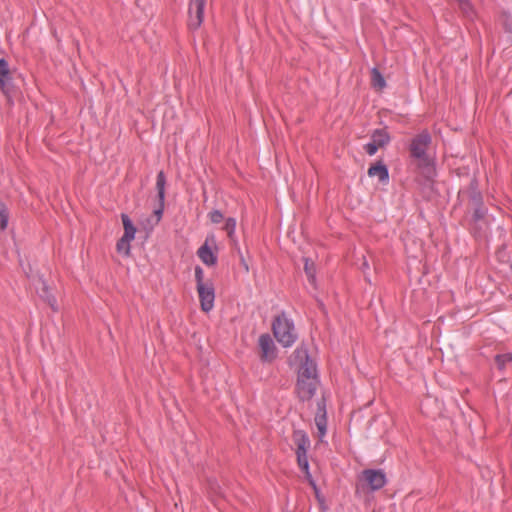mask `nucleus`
<instances>
[{
    "mask_svg": "<svg viewBox=\"0 0 512 512\" xmlns=\"http://www.w3.org/2000/svg\"><path fill=\"white\" fill-rule=\"evenodd\" d=\"M0 89L7 96L13 90L12 73L9 63L4 58L0 59Z\"/></svg>",
    "mask_w": 512,
    "mask_h": 512,
    "instance_id": "obj_12",
    "label": "nucleus"
},
{
    "mask_svg": "<svg viewBox=\"0 0 512 512\" xmlns=\"http://www.w3.org/2000/svg\"><path fill=\"white\" fill-rule=\"evenodd\" d=\"M197 255L208 266H213L217 263V256L212 252L207 241L198 249Z\"/></svg>",
    "mask_w": 512,
    "mask_h": 512,
    "instance_id": "obj_15",
    "label": "nucleus"
},
{
    "mask_svg": "<svg viewBox=\"0 0 512 512\" xmlns=\"http://www.w3.org/2000/svg\"><path fill=\"white\" fill-rule=\"evenodd\" d=\"M297 463L303 472H307L309 470V463L307 458V453H297Z\"/></svg>",
    "mask_w": 512,
    "mask_h": 512,
    "instance_id": "obj_25",
    "label": "nucleus"
},
{
    "mask_svg": "<svg viewBox=\"0 0 512 512\" xmlns=\"http://www.w3.org/2000/svg\"><path fill=\"white\" fill-rule=\"evenodd\" d=\"M362 475L371 490H379L386 484V476L382 470L366 469Z\"/></svg>",
    "mask_w": 512,
    "mask_h": 512,
    "instance_id": "obj_11",
    "label": "nucleus"
},
{
    "mask_svg": "<svg viewBox=\"0 0 512 512\" xmlns=\"http://www.w3.org/2000/svg\"><path fill=\"white\" fill-rule=\"evenodd\" d=\"M207 0H190L188 8V27L190 30L198 29L204 18V7Z\"/></svg>",
    "mask_w": 512,
    "mask_h": 512,
    "instance_id": "obj_6",
    "label": "nucleus"
},
{
    "mask_svg": "<svg viewBox=\"0 0 512 512\" xmlns=\"http://www.w3.org/2000/svg\"><path fill=\"white\" fill-rule=\"evenodd\" d=\"M361 269L365 272V270L369 269V264L365 258H363V263Z\"/></svg>",
    "mask_w": 512,
    "mask_h": 512,
    "instance_id": "obj_31",
    "label": "nucleus"
},
{
    "mask_svg": "<svg viewBox=\"0 0 512 512\" xmlns=\"http://www.w3.org/2000/svg\"><path fill=\"white\" fill-rule=\"evenodd\" d=\"M459 6L461 10L466 14L468 17L472 14V6L468 0H458Z\"/></svg>",
    "mask_w": 512,
    "mask_h": 512,
    "instance_id": "obj_26",
    "label": "nucleus"
},
{
    "mask_svg": "<svg viewBox=\"0 0 512 512\" xmlns=\"http://www.w3.org/2000/svg\"><path fill=\"white\" fill-rule=\"evenodd\" d=\"M235 228L236 220L232 217L227 218L223 229L226 231L227 236L233 245L237 244L235 239Z\"/></svg>",
    "mask_w": 512,
    "mask_h": 512,
    "instance_id": "obj_20",
    "label": "nucleus"
},
{
    "mask_svg": "<svg viewBox=\"0 0 512 512\" xmlns=\"http://www.w3.org/2000/svg\"><path fill=\"white\" fill-rule=\"evenodd\" d=\"M315 424L318 428L319 436H324L327 428V417L324 404L318 403V412L315 416Z\"/></svg>",
    "mask_w": 512,
    "mask_h": 512,
    "instance_id": "obj_16",
    "label": "nucleus"
},
{
    "mask_svg": "<svg viewBox=\"0 0 512 512\" xmlns=\"http://www.w3.org/2000/svg\"><path fill=\"white\" fill-rule=\"evenodd\" d=\"M469 198V206L473 211L471 232L474 236H480L484 226H487V208L484 207L483 197L478 189V181L473 178L465 191Z\"/></svg>",
    "mask_w": 512,
    "mask_h": 512,
    "instance_id": "obj_2",
    "label": "nucleus"
},
{
    "mask_svg": "<svg viewBox=\"0 0 512 512\" xmlns=\"http://www.w3.org/2000/svg\"><path fill=\"white\" fill-rule=\"evenodd\" d=\"M121 219L124 227L123 236L125 238H130L133 240L135 238L136 227L134 226V224L132 223L131 219L127 214H122Z\"/></svg>",
    "mask_w": 512,
    "mask_h": 512,
    "instance_id": "obj_19",
    "label": "nucleus"
},
{
    "mask_svg": "<svg viewBox=\"0 0 512 512\" xmlns=\"http://www.w3.org/2000/svg\"><path fill=\"white\" fill-rule=\"evenodd\" d=\"M494 360L497 368L499 370H504L506 364L512 361V353L497 354Z\"/></svg>",
    "mask_w": 512,
    "mask_h": 512,
    "instance_id": "obj_22",
    "label": "nucleus"
},
{
    "mask_svg": "<svg viewBox=\"0 0 512 512\" xmlns=\"http://www.w3.org/2000/svg\"><path fill=\"white\" fill-rule=\"evenodd\" d=\"M9 210L4 202L0 200V230L4 231L8 226Z\"/></svg>",
    "mask_w": 512,
    "mask_h": 512,
    "instance_id": "obj_21",
    "label": "nucleus"
},
{
    "mask_svg": "<svg viewBox=\"0 0 512 512\" xmlns=\"http://www.w3.org/2000/svg\"><path fill=\"white\" fill-rule=\"evenodd\" d=\"M292 439L297 446V453H307L310 446V440L307 434L302 430H295L292 435Z\"/></svg>",
    "mask_w": 512,
    "mask_h": 512,
    "instance_id": "obj_13",
    "label": "nucleus"
},
{
    "mask_svg": "<svg viewBox=\"0 0 512 512\" xmlns=\"http://www.w3.org/2000/svg\"><path fill=\"white\" fill-rule=\"evenodd\" d=\"M368 175L370 177H378L379 181L384 183L389 180V171L385 164L381 161L377 162L374 165H371L368 169Z\"/></svg>",
    "mask_w": 512,
    "mask_h": 512,
    "instance_id": "obj_14",
    "label": "nucleus"
},
{
    "mask_svg": "<svg viewBox=\"0 0 512 512\" xmlns=\"http://www.w3.org/2000/svg\"><path fill=\"white\" fill-rule=\"evenodd\" d=\"M305 473V477L307 479V481L310 483V480H313L309 470L307 472H304Z\"/></svg>",
    "mask_w": 512,
    "mask_h": 512,
    "instance_id": "obj_32",
    "label": "nucleus"
},
{
    "mask_svg": "<svg viewBox=\"0 0 512 512\" xmlns=\"http://www.w3.org/2000/svg\"><path fill=\"white\" fill-rule=\"evenodd\" d=\"M209 218L212 223L219 224L224 219V216L221 211L213 210L209 213Z\"/></svg>",
    "mask_w": 512,
    "mask_h": 512,
    "instance_id": "obj_27",
    "label": "nucleus"
},
{
    "mask_svg": "<svg viewBox=\"0 0 512 512\" xmlns=\"http://www.w3.org/2000/svg\"><path fill=\"white\" fill-rule=\"evenodd\" d=\"M132 241V239L130 238H125L124 236H122L118 241H117V244H116V249L119 253H123L125 254L126 256H128L130 254V242Z\"/></svg>",
    "mask_w": 512,
    "mask_h": 512,
    "instance_id": "obj_23",
    "label": "nucleus"
},
{
    "mask_svg": "<svg viewBox=\"0 0 512 512\" xmlns=\"http://www.w3.org/2000/svg\"><path fill=\"white\" fill-rule=\"evenodd\" d=\"M318 384V377H309L308 379L297 377L296 391L299 399L301 401L310 400L314 396Z\"/></svg>",
    "mask_w": 512,
    "mask_h": 512,
    "instance_id": "obj_7",
    "label": "nucleus"
},
{
    "mask_svg": "<svg viewBox=\"0 0 512 512\" xmlns=\"http://www.w3.org/2000/svg\"><path fill=\"white\" fill-rule=\"evenodd\" d=\"M294 360L299 362L298 377H318L316 363L309 357L307 348L298 347L293 353Z\"/></svg>",
    "mask_w": 512,
    "mask_h": 512,
    "instance_id": "obj_5",
    "label": "nucleus"
},
{
    "mask_svg": "<svg viewBox=\"0 0 512 512\" xmlns=\"http://www.w3.org/2000/svg\"><path fill=\"white\" fill-rule=\"evenodd\" d=\"M390 140L391 137L386 129H376L371 134V142H373L379 148L385 147L390 142Z\"/></svg>",
    "mask_w": 512,
    "mask_h": 512,
    "instance_id": "obj_17",
    "label": "nucleus"
},
{
    "mask_svg": "<svg viewBox=\"0 0 512 512\" xmlns=\"http://www.w3.org/2000/svg\"><path fill=\"white\" fill-rule=\"evenodd\" d=\"M379 147H377L373 142H369L364 146V150L370 156L374 155Z\"/></svg>",
    "mask_w": 512,
    "mask_h": 512,
    "instance_id": "obj_28",
    "label": "nucleus"
},
{
    "mask_svg": "<svg viewBox=\"0 0 512 512\" xmlns=\"http://www.w3.org/2000/svg\"><path fill=\"white\" fill-rule=\"evenodd\" d=\"M165 187H166V176L163 171L157 174L156 178V190L158 198V207L154 210V215L159 221L163 215L164 203H165Z\"/></svg>",
    "mask_w": 512,
    "mask_h": 512,
    "instance_id": "obj_10",
    "label": "nucleus"
},
{
    "mask_svg": "<svg viewBox=\"0 0 512 512\" xmlns=\"http://www.w3.org/2000/svg\"><path fill=\"white\" fill-rule=\"evenodd\" d=\"M242 265H244L246 271H248V265L244 262V260L242 259Z\"/></svg>",
    "mask_w": 512,
    "mask_h": 512,
    "instance_id": "obj_34",
    "label": "nucleus"
},
{
    "mask_svg": "<svg viewBox=\"0 0 512 512\" xmlns=\"http://www.w3.org/2000/svg\"><path fill=\"white\" fill-rule=\"evenodd\" d=\"M309 484L312 486V488H313V490H314V491H315L316 489H318V487H317V485H316V483H315V481H314V480H310V483H309Z\"/></svg>",
    "mask_w": 512,
    "mask_h": 512,
    "instance_id": "obj_33",
    "label": "nucleus"
},
{
    "mask_svg": "<svg viewBox=\"0 0 512 512\" xmlns=\"http://www.w3.org/2000/svg\"><path fill=\"white\" fill-rule=\"evenodd\" d=\"M431 142V135L427 130H424L417 134L409 145L410 156L418 161L417 167L427 180H432L436 175L433 159L427 154Z\"/></svg>",
    "mask_w": 512,
    "mask_h": 512,
    "instance_id": "obj_1",
    "label": "nucleus"
},
{
    "mask_svg": "<svg viewBox=\"0 0 512 512\" xmlns=\"http://www.w3.org/2000/svg\"><path fill=\"white\" fill-rule=\"evenodd\" d=\"M204 272L200 266L195 267V280L197 284V292L200 300L201 309L204 312H209L213 309L215 291L211 282L203 281Z\"/></svg>",
    "mask_w": 512,
    "mask_h": 512,
    "instance_id": "obj_4",
    "label": "nucleus"
},
{
    "mask_svg": "<svg viewBox=\"0 0 512 512\" xmlns=\"http://www.w3.org/2000/svg\"><path fill=\"white\" fill-rule=\"evenodd\" d=\"M304 271L308 277L310 283H315V267L314 262L309 260L308 258H304Z\"/></svg>",
    "mask_w": 512,
    "mask_h": 512,
    "instance_id": "obj_24",
    "label": "nucleus"
},
{
    "mask_svg": "<svg viewBox=\"0 0 512 512\" xmlns=\"http://www.w3.org/2000/svg\"><path fill=\"white\" fill-rule=\"evenodd\" d=\"M262 362L271 363L276 358V347L269 334H262L258 340Z\"/></svg>",
    "mask_w": 512,
    "mask_h": 512,
    "instance_id": "obj_8",
    "label": "nucleus"
},
{
    "mask_svg": "<svg viewBox=\"0 0 512 512\" xmlns=\"http://www.w3.org/2000/svg\"><path fill=\"white\" fill-rule=\"evenodd\" d=\"M272 331L276 340L284 347L291 346L297 338L293 322L287 319L284 313L274 318Z\"/></svg>",
    "mask_w": 512,
    "mask_h": 512,
    "instance_id": "obj_3",
    "label": "nucleus"
},
{
    "mask_svg": "<svg viewBox=\"0 0 512 512\" xmlns=\"http://www.w3.org/2000/svg\"><path fill=\"white\" fill-rule=\"evenodd\" d=\"M314 492H315V496H316L318 502L321 505L324 504V498H323V496H321L319 489H316Z\"/></svg>",
    "mask_w": 512,
    "mask_h": 512,
    "instance_id": "obj_30",
    "label": "nucleus"
},
{
    "mask_svg": "<svg viewBox=\"0 0 512 512\" xmlns=\"http://www.w3.org/2000/svg\"><path fill=\"white\" fill-rule=\"evenodd\" d=\"M370 74L371 86L377 91L383 90L386 87V81L379 69L376 67L372 68Z\"/></svg>",
    "mask_w": 512,
    "mask_h": 512,
    "instance_id": "obj_18",
    "label": "nucleus"
},
{
    "mask_svg": "<svg viewBox=\"0 0 512 512\" xmlns=\"http://www.w3.org/2000/svg\"><path fill=\"white\" fill-rule=\"evenodd\" d=\"M19 264L23 268V271H24L26 277L29 278V279L32 278L33 275H32V268H31L30 264H28L27 268H25L23 266V261L21 259L19 260Z\"/></svg>",
    "mask_w": 512,
    "mask_h": 512,
    "instance_id": "obj_29",
    "label": "nucleus"
},
{
    "mask_svg": "<svg viewBox=\"0 0 512 512\" xmlns=\"http://www.w3.org/2000/svg\"><path fill=\"white\" fill-rule=\"evenodd\" d=\"M36 292L39 297L47 303L53 311H58L57 300L51 293V287L44 280L43 276L38 275L35 283Z\"/></svg>",
    "mask_w": 512,
    "mask_h": 512,
    "instance_id": "obj_9",
    "label": "nucleus"
}]
</instances>
